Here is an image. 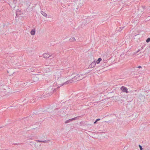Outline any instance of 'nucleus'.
<instances>
[{
    "mask_svg": "<svg viewBox=\"0 0 150 150\" xmlns=\"http://www.w3.org/2000/svg\"><path fill=\"white\" fill-rule=\"evenodd\" d=\"M76 73L74 72L71 74L69 75L67 77V80L64 83L65 84L76 82Z\"/></svg>",
    "mask_w": 150,
    "mask_h": 150,
    "instance_id": "nucleus-1",
    "label": "nucleus"
},
{
    "mask_svg": "<svg viewBox=\"0 0 150 150\" xmlns=\"http://www.w3.org/2000/svg\"><path fill=\"white\" fill-rule=\"evenodd\" d=\"M83 75L80 73H76V81L80 80L83 79Z\"/></svg>",
    "mask_w": 150,
    "mask_h": 150,
    "instance_id": "nucleus-2",
    "label": "nucleus"
},
{
    "mask_svg": "<svg viewBox=\"0 0 150 150\" xmlns=\"http://www.w3.org/2000/svg\"><path fill=\"white\" fill-rule=\"evenodd\" d=\"M52 56V54L48 53H45L42 54L43 57L45 59H48L50 57Z\"/></svg>",
    "mask_w": 150,
    "mask_h": 150,
    "instance_id": "nucleus-3",
    "label": "nucleus"
},
{
    "mask_svg": "<svg viewBox=\"0 0 150 150\" xmlns=\"http://www.w3.org/2000/svg\"><path fill=\"white\" fill-rule=\"evenodd\" d=\"M96 65V63L95 62V61L94 60L88 66V68L91 69L94 68Z\"/></svg>",
    "mask_w": 150,
    "mask_h": 150,
    "instance_id": "nucleus-4",
    "label": "nucleus"
},
{
    "mask_svg": "<svg viewBox=\"0 0 150 150\" xmlns=\"http://www.w3.org/2000/svg\"><path fill=\"white\" fill-rule=\"evenodd\" d=\"M121 90L123 92L127 93V89L124 86H122L121 88Z\"/></svg>",
    "mask_w": 150,
    "mask_h": 150,
    "instance_id": "nucleus-5",
    "label": "nucleus"
},
{
    "mask_svg": "<svg viewBox=\"0 0 150 150\" xmlns=\"http://www.w3.org/2000/svg\"><path fill=\"white\" fill-rule=\"evenodd\" d=\"M76 40V39L74 37H71L69 39V41L71 42H75Z\"/></svg>",
    "mask_w": 150,
    "mask_h": 150,
    "instance_id": "nucleus-6",
    "label": "nucleus"
},
{
    "mask_svg": "<svg viewBox=\"0 0 150 150\" xmlns=\"http://www.w3.org/2000/svg\"><path fill=\"white\" fill-rule=\"evenodd\" d=\"M30 34L32 35H34L35 34V29H32L31 31H30Z\"/></svg>",
    "mask_w": 150,
    "mask_h": 150,
    "instance_id": "nucleus-7",
    "label": "nucleus"
},
{
    "mask_svg": "<svg viewBox=\"0 0 150 150\" xmlns=\"http://www.w3.org/2000/svg\"><path fill=\"white\" fill-rule=\"evenodd\" d=\"M102 59L101 58H99L97 61L95 62L96 64H99L100 62L102 61Z\"/></svg>",
    "mask_w": 150,
    "mask_h": 150,
    "instance_id": "nucleus-8",
    "label": "nucleus"
},
{
    "mask_svg": "<svg viewBox=\"0 0 150 150\" xmlns=\"http://www.w3.org/2000/svg\"><path fill=\"white\" fill-rule=\"evenodd\" d=\"M75 120V118H73L72 119H69L68 120H67V121H66L65 122V123H68L72 120Z\"/></svg>",
    "mask_w": 150,
    "mask_h": 150,
    "instance_id": "nucleus-9",
    "label": "nucleus"
},
{
    "mask_svg": "<svg viewBox=\"0 0 150 150\" xmlns=\"http://www.w3.org/2000/svg\"><path fill=\"white\" fill-rule=\"evenodd\" d=\"M41 13L44 16L46 17L47 16V14L43 11H42L41 12Z\"/></svg>",
    "mask_w": 150,
    "mask_h": 150,
    "instance_id": "nucleus-10",
    "label": "nucleus"
},
{
    "mask_svg": "<svg viewBox=\"0 0 150 150\" xmlns=\"http://www.w3.org/2000/svg\"><path fill=\"white\" fill-rule=\"evenodd\" d=\"M150 41V38H148L146 40V42H149Z\"/></svg>",
    "mask_w": 150,
    "mask_h": 150,
    "instance_id": "nucleus-11",
    "label": "nucleus"
},
{
    "mask_svg": "<svg viewBox=\"0 0 150 150\" xmlns=\"http://www.w3.org/2000/svg\"><path fill=\"white\" fill-rule=\"evenodd\" d=\"M139 147L140 148V150H142V146L140 145H139Z\"/></svg>",
    "mask_w": 150,
    "mask_h": 150,
    "instance_id": "nucleus-12",
    "label": "nucleus"
},
{
    "mask_svg": "<svg viewBox=\"0 0 150 150\" xmlns=\"http://www.w3.org/2000/svg\"><path fill=\"white\" fill-rule=\"evenodd\" d=\"M100 120V119H97L96 120L97 121H98Z\"/></svg>",
    "mask_w": 150,
    "mask_h": 150,
    "instance_id": "nucleus-13",
    "label": "nucleus"
},
{
    "mask_svg": "<svg viewBox=\"0 0 150 150\" xmlns=\"http://www.w3.org/2000/svg\"><path fill=\"white\" fill-rule=\"evenodd\" d=\"M97 122V121L96 120L95 122H94V124H96V123Z\"/></svg>",
    "mask_w": 150,
    "mask_h": 150,
    "instance_id": "nucleus-14",
    "label": "nucleus"
},
{
    "mask_svg": "<svg viewBox=\"0 0 150 150\" xmlns=\"http://www.w3.org/2000/svg\"><path fill=\"white\" fill-rule=\"evenodd\" d=\"M138 68H141V66H139L138 67Z\"/></svg>",
    "mask_w": 150,
    "mask_h": 150,
    "instance_id": "nucleus-15",
    "label": "nucleus"
}]
</instances>
